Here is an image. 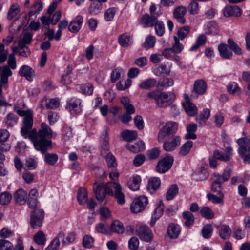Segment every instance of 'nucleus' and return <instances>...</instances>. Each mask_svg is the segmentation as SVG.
<instances>
[{"label":"nucleus","mask_w":250,"mask_h":250,"mask_svg":"<svg viewBox=\"0 0 250 250\" xmlns=\"http://www.w3.org/2000/svg\"><path fill=\"white\" fill-rule=\"evenodd\" d=\"M25 106V104L22 102L14 106V110L19 116L24 117L21 134L24 138L30 139L37 150L44 153L52 148L51 139L53 137V131L45 123L41 124L38 131L36 129H31L33 125V113L31 109L23 110L20 109H24Z\"/></svg>","instance_id":"f257e3e1"},{"label":"nucleus","mask_w":250,"mask_h":250,"mask_svg":"<svg viewBox=\"0 0 250 250\" xmlns=\"http://www.w3.org/2000/svg\"><path fill=\"white\" fill-rule=\"evenodd\" d=\"M112 188L115 189V198L120 204L125 203V196L122 191L121 185L115 182H109L106 184L103 183L97 184L96 182L93 185V191L97 200L102 202L105 198L106 194L113 195Z\"/></svg>","instance_id":"f03ea898"},{"label":"nucleus","mask_w":250,"mask_h":250,"mask_svg":"<svg viewBox=\"0 0 250 250\" xmlns=\"http://www.w3.org/2000/svg\"><path fill=\"white\" fill-rule=\"evenodd\" d=\"M146 96L151 100H154L156 105L161 108L169 105L175 99L173 93L163 92L158 90L148 92Z\"/></svg>","instance_id":"7ed1b4c3"},{"label":"nucleus","mask_w":250,"mask_h":250,"mask_svg":"<svg viewBox=\"0 0 250 250\" xmlns=\"http://www.w3.org/2000/svg\"><path fill=\"white\" fill-rule=\"evenodd\" d=\"M236 142L239 145L238 152L239 156L245 164H250V146L248 143V139L245 137L240 138Z\"/></svg>","instance_id":"20e7f679"},{"label":"nucleus","mask_w":250,"mask_h":250,"mask_svg":"<svg viewBox=\"0 0 250 250\" xmlns=\"http://www.w3.org/2000/svg\"><path fill=\"white\" fill-rule=\"evenodd\" d=\"M178 129L177 123L174 122H168L160 130L157 139L159 142H164V140L170 135L176 133Z\"/></svg>","instance_id":"39448f33"},{"label":"nucleus","mask_w":250,"mask_h":250,"mask_svg":"<svg viewBox=\"0 0 250 250\" xmlns=\"http://www.w3.org/2000/svg\"><path fill=\"white\" fill-rule=\"evenodd\" d=\"M44 217V212L42 209H37L32 210L30 213V224L31 227L35 229L40 228Z\"/></svg>","instance_id":"423d86ee"},{"label":"nucleus","mask_w":250,"mask_h":250,"mask_svg":"<svg viewBox=\"0 0 250 250\" xmlns=\"http://www.w3.org/2000/svg\"><path fill=\"white\" fill-rule=\"evenodd\" d=\"M148 203L146 196H142L134 199L130 206V210L132 212L138 213L143 211Z\"/></svg>","instance_id":"0eeeda50"},{"label":"nucleus","mask_w":250,"mask_h":250,"mask_svg":"<svg viewBox=\"0 0 250 250\" xmlns=\"http://www.w3.org/2000/svg\"><path fill=\"white\" fill-rule=\"evenodd\" d=\"M173 163V157L167 155L158 162L156 170L159 173H164L171 168Z\"/></svg>","instance_id":"6e6552de"},{"label":"nucleus","mask_w":250,"mask_h":250,"mask_svg":"<svg viewBox=\"0 0 250 250\" xmlns=\"http://www.w3.org/2000/svg\"><path fill=\"white\" fill-rule=\"evenodd\" d=\"M214 156L218 160L227 162L230 160L233 156V149L231 146H226L225 148L224 152L218 149H216L213 151Z\"/></svg>","instance_id":"1a4fd4ad"},{"label":"nucleus","mask_w":250,"mask_h":250,"mask_svg":"<svg viewBox=\"0 0 250 250\" xmlns=\"http://www.w3.org/2000/svg\"><path fill=\"white\" fill-rule=\"evenodd\" d=\"M158 15L144 14L141 17L140 23L144 28L153 27L158 20Z\"/></svg>","instance_id":"9d476101"},{"label":"nucleus","mask_w":250,"mask_h":250,"mask_svg":"<svg viewBox=\"0 0 250 250\" xmlns=\"http://www.w3.org/2000/svg\"><path fill=\"white\" fill-rule=\"evenodd\" d=\"M81 100L80 99L72 98L67 102L66 108L70 112H74L76 114L81 112Z\"/></svg>","instance_id":"9b49d317"},{"label":"nucleus","mask_w":250,"mask_h":250,"mask_svg":"<svg viewBox=\"0 0 250 250\" xmlns=\"http://www.w3.org/2000/svg\"><path fill=\"white\" fill-rule=\"evenodd\" d=\"M207 89V84L202 80L195 81L193 86V90L192 93L193 97H197L198 95L204 94Z\"/></svg>","instance_id":"f8f14e48"},{"label":"nucleus","mask_w":250,"mask_h":250,"mask_svg":"<svg viewBox=\"0 0 250 250\" xmlns=\"http://www.w3.org/2000/svg\"><path fill=\"white\" fill-rule=\"evenodd\" d=\"M138 236L141 240L147 242H150L153 239L152 231L146 226H142L139 228Z\"/></svg>","instance_id":"ddd939ff"},{"label":"nucleus","mask_w":250,"mask_h":250,"mask_svg":"<svg viewBox=\"0 0 250 250\" xmlns=\"http://www.w3.org/2000/svg\"><path fill=\"white\" fill-rule=\"evenodd\" d=\"M223 14L226 17H240L242 14V10L237 5H227L224 8Z\"/></svg>","instance_id":"4468645a"},{"label":"nucleus","mask_w":250,"mask_h":250,"mask_svg":"<svg viewBox=\"0 0 250 250\" xmlns=\"http://www.w3.org/2000/svg\"><path fill=\"white\" fill-rule=\"evenodd\" d=\"M180 143L181 137L179 136H175L170 141L165 142L163 147L166 151H172L180 145Z\"/></svg>","instance_id":"2eb2a0df"},{"label":"nucleus","mask_w":250,"mask_h":250,"mask_svg":"<svg viewBox=\"0 0 250 250\" xmlns=\"http://www.w3.org/2000/svg\"><path fill=\"white\" fill-rule=\"evenodd\" d=\"M83 19L82 16H76L68 25V30L72 33H77L81 28Z\"/></svg>","instance_id":"dca6fc26"},{"label":"nucleus","mask_w":250,"mask_h":250,"mask_svg":"<svg viewBox=\"0 0 250 250\" xmlns=\"http://www.w3.org/2000/svg\"><path fill=\"white\" fill-rule=\"evenodd\" d=\"M186 12L187 9L185 7L182 6H178L174 10L173 17L178 22L181 24H184L186 22V20L184 16Z\"/></svg>","instance_id":"f3484780"},{"label":"nucleus","mask_w":250,"mask_h":250,"mask_svg":"<svg viewBox=\"0 0 250 250\" xmlns=\"http://www.w3.org/2000/svg\"><path fill=\"white\" fill-rule=\"evenodd\" d=\"M218 50L220 56L226 59H230L233 56L232 51L230 49L229 44L221 43L218 46Z\"/></svg>","instance_id":"a211bd4d"},{"label":"nucleus","mask_w":250,"mask_h":250,"mask_svg":"<svg viewBox=\"0 0 250 250\" xmlns=\"http://www.w3.org/2000/svg\"><path fill=\"white\" fill-rule=\"evenodd\" d=\"M120 45L123 47H127L133 43L132 36L128 33H124L120 35L118 39Z\"/></svg>","instance_id":"6ab92c4d"},{"label":"nucleus","mask_w":250,"mask_h":250,"mask_svg":"<svg viewBox=\"0 0 250 250\" xmlns=\"http://www.w3.org/2000/svg\"><path fill=\"white\" fill-rule=\"evenodd\" d=\"M33 33L30 32H24L21 35L17 43L20 47H24V45H29L32 42Z\"/></svg>","instance_id":"aec40b11"},{"label":"nucleus","mask_w":250,"mask_h":250,"mask_svg":"<svg viewBox=\"0 0 250 250\" xmlns=\"http://www.w3.org/2000/svg\"><path fill=\"white\" fill-rule=\"evenodd\" d=\"M181 231L180 227L178 224H169L167 228V234L170 239L178 238Z\"/></svg>","instance_id":"412c9836"},{"label":"nucleus","mask_w":250,"mask_h":250,"mask_svg":"<svg viewBox=\"0 0 250 250\" xmlns=\"http://www.w3.org/2000/svg\"><path fill=\"white\" fill-rule=\"evenodd\" d=\"M19 75L24 77L28 81H31L34 76V71L32 68L28 65H22L19 71Z\"/></svg>","instance_id":"4be33fe9"},{"label":"nucleus","mask_w":250,"mask_h":250,"mask_svg":"<svg viewBox=\"0 0 250 250\" xmlns=\"http://www.w3.org/2000/svg\"><path fill=\"white\" fill-rule=\"evenodd\" d=\"M60 105L59 99L57 98L47 100L43 99L42 101V108L45 107L47 109L50 108L54 109L59 107Z\"/></svg>","instance_id":"5701e85b"},{"label":"nucleus","mask_w":250,"mask_h":250,"mask_svg":"<svg viewBox=\"0 0 250 250\" xmlns=\"http://www.w3.org/2000/svg\"><path fill=\"white\" fill-rule=\"evenodd\" d=\"M157 81L154 78H148L142 81L139 84V88L142 89L150 90L157 85Z\"/></svg>","instance_id":"b1692460"},{"label":"nucleus","mask_w":250,"mask_h":250,"mask_svg":"<svg viewBox=\"0 0 250 250\" xmlns=\"http://www.w3.org/2000/svg\"><path fill=\"white\" fill-rule=\"evenodd\" d=\"M27 194L23 189L17 190L14 194L15 202L20 205H23L26 201Z\"/></svg>","instance_id":"393cba45"},{"label":"nucleus","mask_w":250,"mask_h":250,"mask_svg":"<svg viewBox=\"0 0 250 250\" xmlns=\"http://www.w3.org/2000/svg\"><path fill=\"white\" fill-rule=\"evenodd\" d=\"M160 185L161 181L159 178L152 177L148 181L147 189L150 193H152L158 189Z\"/></svg>","instance_id":"a878e982"},{"label":"nucleus","mask_w":250,"mask_h":250,"mask_svg":"<svg viewBox=\"0 0 250 250\" xmlns=\"http://www.w3.org/2000/svg\"><path fill=\"white\" fill-rule=\"evenodd\" d=\"M126 147L130 151L137 153L145 149V145L142 141H139L134 144L128 143L126 145Z\"/></svg>","instance_id":"bb28decb"},{"label":"nucleus","mask_w":250,"mask_h":250,"mask_svg":"<svg viewBox=\"0 0 250 250\" xmlns=\"http://www.w3.org/2000/svg\"><path fill=\"white\" fill-rule=\"evenodd\" d=\"M205 30L207 34L213 35H218L219 32V27L214 21H210L207 23Z\"/></svg>","instance_id":"cd10ccee"},{"label":"nucleus","mask_w":250,"mask_h":250,"mask_svg":"<svg viewBox=\"0 0 250 250\" xmlns=\"http://www.w3.org/2000/svg\"><path fill=\"white\" fill-rule=\"evenodd\" d=\"M11 49L12 53L8 55L7 66H8L10 69L14 70L17 68L15 55L16 54L17 48L15 47H11Z\"/></svg>","instance_id":"c85d7f7f"},{"label":"nucleus","mask_w":250,"mask_h":250,"mask_svg":"<svg viewBox=\"0 0 250 250\" xmlns=\"http://www.w3.org/2000/svg\"><path fill=\"white\" fill-rule=\"evenodd\" d=\"M125 230L123 224L118 220H114L111 225L110 231L118 234H122Z\"/></svg>","instance_id":"c756f323"},{"label":"nucleus","mask_w":250,"mask_h":250,"mask_svg":"<svg viewBox=\"0 0 250 250\" xmlns=\"http://www.w3.org/2000/svg\"><path fill=\"white\" fill-rule=\"evenodd\" d=\"M141 182V178L140 176L137 175L133 176L132 180L128 183V187L132 190L136 191L139 188Z\"/></svg>","instance_id":"7c9ffc66"},{"label":"nucleus","mask_w":250,"mask_h":250,"mask_svg":"<svg viewBox=\"0 0 250 250\" xmlns=\"http://www.w3.org/2000/svg\"><path fill=\"white\" fill-rule=\"evenodd\" d=\"M219 232L221 238L225 240L229 237L231 233V229L228 225L223 224L220 226Z\"/></svg>","instance_id":"2f4dec72"},{"label":"nucleus","mask_w":250,"mask_h":250,"mask_svg":"<svg viewBox=\"0 0 250 250\" xmlns=\"http://www.w3.org/2000/svg\"><path fill=\"white\" fill-rule=\"evenodd\" d=\"M77 199L79 203L81 205L86 204L88 200V194L87 190L84 188H80L78 191Z\"/></svg>","instance_id":"473e14b6"},{"label":"nucleus","mask_w":250,"mask_h":250,"mask_svg":"<svg viewBox=\"0 0 250 250\" xmlns=\"http://www.w3.org/2000/svg\"><path fill=\"white\" fill-rule=\"evenodd\" d=\"M164 209V205L163 203L160 202L159 206L155 208L152 220L150 222V225L153 226L156 220L159 218L163 214Z\"/></svg>","instance_id":"72a5a7b5"},{"label":"nucleus","mask_w":250,"mask_h":250,"mask_svg":"<svg viewBox=\"0 0 250 250\" xmlns=\"http://www.w3.org/2000/svg\"><path fill=\"white\" fill-rule=\"evenodd\" d=\"M122 136L125 141L130 142L136 139L137 132L134 130H125L122 132Z\"/></svg>","instance_id":"f704fd0d"},{"label":"nucleus","mask_w":250,"mask_h":250,"mask_svg":"<svg viewBox=\"0 0 250 250\" xmlns=\"http://www.w3.org/2000/svg\"><path fill=\"white\" fill-rule=\"evenodd\" d=\"M157 84L158 86L162 89H166L173 85L174 81L170 78H163L160 79Z\"/></svg>","instance_id":"c9c22d12"},{"label":"nucleus","mask_w":250,"mask_h":250,"mask_svg":"<svg viewBox=\"0 0 250 250\" xmlns=\"http://www.w3.org/2000/svg\"><path fill=\"white\" fill-rule=\"evenodd\" d=\"M178 187L176 184L171 185L166 194V199L168 201L173 199L178 194Z\"/></svg>","instance_id":"e433bc0d"},{"label":"nucleus","mask_w":250,"mask_h":250,"mask_svg":"<svg viewBox=\"0 0 250 250\" xmlns=\"http://www.w3.org/2000/svg\"><path fill=\"white\" fill-rule=\"evenodd\" d=\"M182 217L185 220L184 224L187 227H190L193 224L194 222V216L190 211H186L183 212Z\"/></svg>","instance_id":"4c0bfd02"},{"label":"nucleus","mask_w":250,"mask_h":250,"mask_svg":"<svg viewBox=\"0 0 250 250\" xmlns=\"http://www.w3.org/2000/svg\"><path fill=\"white\" fill-rule=\"evenodd\" d=\"M183 107L187 114L189 116H193L197 112L196 106L191 103L186 102L183 104Z\"/></svg>","instance_id":"58836bf2"},{"label":"nucleus","mask_w":250,"mask_h":250,"mask_svg":"<svg viewBox=\"0 0 250 250\" xmlns=\"http://www.w3.org/2000/svg\"><path fill=\"white\" fill-rule=\"evenodd\" d=\"M20 12V8L17 3L12 4L7 13V19L11 20Z\"/></svg>","instance_id":"ea45409f"},{"label":"nucleus","mask_w":250,"mask_h":250,"mask_svg":"<svg viewBox=\"0 0 250 250\" xmlns=\"http://www.w3.org/2000/svg\"><path fill=\"white\" fill-rule=\"evenodd\" d=\"M47 150L44 153V161L45 162L49 165H54L58 160V156L55 153H46Z\"/></svg>","instance_id":"a19ab883"},{"label":"nucleus","mask_w":250,"mask_h":250,"mask_svg":"<svg viewBox=\"0 0 250 250\" xmlns=\"http://www.w3.org/2000/svg\"><path fill=\"white\" fill-rule=\"evenodd\" d=\"M217 195L218 196H216V195L209 193L207 195V197L209 201L212 202L214 204H220L223 205L224 204V194H217Z\"/></svg>","instance_id":"79ce46f5"},{"label":"nucleus","mask_w":250,"mask_h":250,"mask_svg":"<svg viewBox=\"0 0 250 250\" xmlns=\"http://www.w3.org/2000/svg\"><path fill=\"white\" fill-rule=\"evenodd\" d=\"M117 11L118 8L116 7H110L106 10L104 16V20L107 21H112Z\"/></svg>","instance_id":"37998d69"},{"label":"nucleus","mask_w":250,"mask_h":250,"mask_svg":"<svg viewBox=\"0 0 250 250\" xmlns=\"http://www.w3.org/2000/svg\"><path fill=\"white\" fill-rule=\"evenodd\" d=\"M227 90L229 93L234 95H239L241 93V89L235 82L230 83L228 84Z\"/></svg>","instance_id":"c03bdc74"},{"label":"nucleus","mask_w":250,"mask_h":250,"mask_svg":"<svg viewBox=\"0 0 250 250\" xmlns=\"http://www.w3.org/2000/svg\"><path fill=\"white\" fill-rule=\"evenodd\" d=\"M201 215L207 219H211L214 218V212L208 207H204L200 210Z\"/></svg>","instance_id":"a18cd8bd"},{"label":"nucleus","mask_w":250,"mask_h":250,"mask_svg":"<svg viewBox=\"0 0 250 250\" xmlns=\"http://www.w3.org/2000/svg\"><path fill=\"white\" fill-rule=\"evenodd\" d=\"M102 8V5L101 3L94 1L90 5L88 12L91 15H95L100 12Z\"/></svg>","instance_id":"49530a36"},{"label":"nucleus","mask_w":250,"mask_h":250,"mask_svg":"<svg viewBox=\"0 0 250 250\" xmlns=\"http://www.w3.org/2000/svg\"><path fill=\"white\" fill-rule=\"evenodd\" d=\"M154 73L157 76H160L162 74L169 75L170 73V67L167 66L166 64H162L159 67L154 70Z\"/></svg>","instance_id":"de8ad7c7"},{"label":"nucleus","mask_w":250,"mask_h":250,"mask_svg":"<svg viewBox=\"0 0 250 250\" xmlns=\"http://www.w3.org/2000/svg\"><path fill=\"white\" fill-rule=\"evenodd\" d=\"M34 241L38 245H44L46 241L44 233L42 231H38L34 236Z\"/></svg>","instance_id":"09e8293b"},{"label":"nucleus","mask_w":250,"mask_h":250,"mask_svg":"<svg viewBox=\"0 0 250 250\" xmlns=\"http://www.w3.org/2000/svg\"><path fill=\"white\" fill-rule=\"evenodd\" d=\"M11 47H15L17 48L16 54H18L19 56L27 58L31 54V51L29 47L24 45V47H20L19 45L16 46H12Z\"/></svg>","instance_id":"8fccbe9b"},{"label":"nucleus","mask_w":250,"mask_h":250,"mask_svg":"<svg viewBox=\"0 0 250 250\" xmlns=\"http://www.w3.org/2000/svg\"><path fill=\"white\" fill-rule=\"evenodd\" d=\"M230 49L232 50L236 54L240 55L242 54L241 48L238 44L231 38H229L227 41Z\"/></svg>","instance_id":"3c124183"},{"label":"nucleus","mask_w":250,"mask_h":250,"mask_svg":"<svg viewBox=\"0 0 250 250\" xmlns=\"http://www.w3.org/2000/svg\"><path fill=\"white\" fill-rule=\"evenodd\" d=\"M216 178V179L214 180L211 185V190L212 192L217 193V194L223 193V187L222 186V182L218 179Z\"/></svg>","instance_id":"603ef678"},{"label":"nucleus","mask_w":250,"mask_h":250,"mask_svg":"<svg viewBox=\"0 0 250 250\" xmlns=\"http://www.w3.org/2000/svg\"><path fill=\"white\" fill-rule=\"evenodd\" d=\"M155 43V37L152 35H149L146 38L145 41L143 43L142 46L146 49H148L153 48L154 46Z\"/></svg>","instance_id":"864d4df0"},{"label":"nucleus","mask_w":250,"mask_h":250,"mask_svg":"<svg viewBox=\"0 0 250 250\" xmlns=\"http://www.w3.org/2000/svg\"><path fill=\"white\" fill-rule=\"evenodd\" d=\"M193 142L191 141H188L184 144L180 148L179 154L181 156H185L189 153L192 147Z\"/></svg>","instance_id":"5fc2aeb1"},{"label":"nucleus","mask_w":250,"mask_h":250,"mask_svg":"<svg viewBox=\"0 0 250 250\" xmlns=\"http://www.w3.org/2000/svg\"><path fill=\"white\" fill-rule=\"evenodd\" d=\"M104 159L107 164V166L109 168H116L117 166L115 157L114 155L111 153H108L104 157Z\"/></svg>","instance_id":"6e6d98bb"},{"label":"nucleus","mask_w":250,"mask_h":250,"mask_svg":"<svg viewBox=\"0 0 250 250\" xmlns=\"http://www.w3.org/2000/svg\"><path fill=\"white\" fill-rule=\"evenodd\" d=\"M231 172L232 169L230 167H227L226 169L223 172L222 175L218 174L215 176V177H217L218 180H220L221 182L223 183L228 181L229 179L231 176Z\"/></svg>","instance_id":"4d7b16f0"},{"label":"nucleus","mask_w":250,"mask_h":250,"mask_svg":"<svg viewBox=\"0 0 250 250\" xmlns=\"http://www.w3.org/2000/svg\"><path fill=\"white\" fill-rule=\"evenodd\" d=\"M131 84L132 81L129 79L125 81H120L116 84V88L119 90H125L129 87Z\"/></svg>","instance_id":"13d9d810"},{"label":"nucleus","mask_w":250,"mask_h":250,"mask_svg":"<svg viewBox=\"0 0 250 250\" xmlns=\"http://www.w3.org/2000/svg\"><path fill=\"white\" fill-rule=\"evenodd\" d=\"M213 231V227L210 224H207L204 226L202 230L203 237L206 239L210 238Z\"/></svg>","instance_id":"bf43d9fd"},{"label":"nucleus","mask_w":250,"mask_h":250,"mask_svg":"<svg viewBox=\"0 0 250 250\" xmlns=\"http://www.w3.org/2000/svg\"><path fill=\"white\" fill-rule=\"evenodd\" d=\"M123 72L124 70L121 68L118 67L113 69L111 74V82L114 83L119 79Z\"/></svg>","instance_id":"052dcab7"},{"label":"nucleus","mask_w":250,"mask_h":250,"mask_svg":"<svg viewBox=\"0 0 250 250\" xmlns=\"http://www.w3.org/2000/svg\"><path fill=\"white\" fill-rule=\"evenodd\" d=\"M174 43L173 44L171 49L173 51V53L179 54L183 50L184 47L182 44H181L180 42L179 39L176 37H174Z\"/></svg>","instance_id":"680f3d73"},{"label":"nucleus","mask_w":250,"mask_h":250,"mask_svg":"<svg viewBox=\"0 0 250 250\" xmlns=\"http://www.w3.org/2000/svg\"><path fill=\"white\" fill-rule=\"evenodd\" d=\"M190 28L188 26H184L181 27L177 32V36L179 40H183L188 34Z\"/></svg>","instance_id":"e2e57ef3"},{"label":"nucleus","mask_w":250,"mask_h":250,"mask_svg":"<svg viewBox=\"0 0 250 250\" xmlns=\"http://www.w3.org/2000/svg\"><path fill=\"white\" fill-rule=\"evenodd\" d=\"M42 5L41 2H36L31 7L29 12V16L31 17L37 13L42 10Z\"/></svg>","instance_id":"0e129e2a"},{"label":"nucleus","mask_w":250,"mask_h":250,"mask_svg":"<svg viewBox=\"0 0 250 250\" xmlns=\"http://www.w3.org/2000/svg\"><path fill=\"white\" fill-rule=\"evenodd\" d=\"M154 26L156 34L160 37L162 36L165 33V25L163 22L158 20Z\"/></svg>","instance_id":"69168bd1"},{"label":"nucleus","mask_w":250,"mask_h":250,"mask_svg":"<svg viewBox=\"0 0 250 250\" xmlns=\"http://www.w3.org/2000/svg\"><path fill=\"white\" fill-rule=\"evenodd\" d=\"M11 199V194L9 192H4L0 195V203L2 205H7L10 202Z\"/></svg>","instance_id":"338daca9"},{"label":"nucleus","mask_w":250,"mask_h":250,"mask_svg":"<svg viewBox=\"0 0 250 250\" xmlns=\"http://www.w3.org/2000/svg\"><path fill=\"white\" fill-rule=\"evenodd\" d=\"M233 236L237 240H241L245 237V232L240 227H235L233 229Z\"/></svg>","instance_id":"774afa93"}]
</instances>
